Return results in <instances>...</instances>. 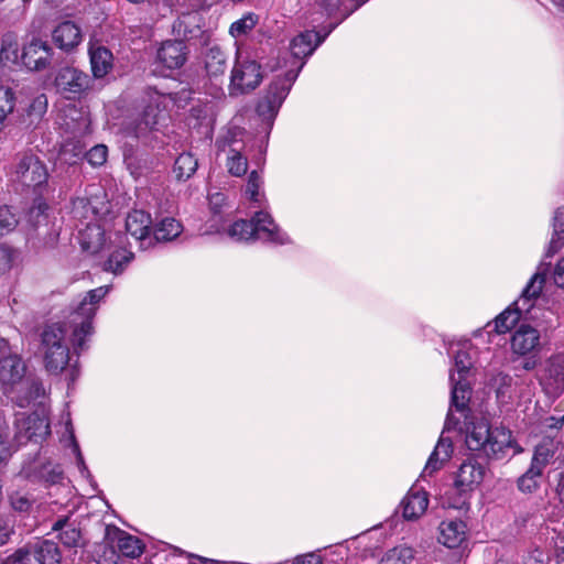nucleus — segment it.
Wrapping results in <instances>:
<instances>
[{
    "label": "nucleus",
    "instance_id": "obj_3",
    "mask_svg": "<svg viewBox=\"0 0 564 564\" xmlns=\"http://www.w3.org/2000/svg\"><path fill=\"white\" fill-rule=\"evenodd\" d=\"M109 286H100L87 293L86 297L79 303L77 308L70 315V325L73 327L72 343L76 351L84 350L85 337L94 332L93 318L97 311V305L106 296Z\"/></svg>",
    "mask_w": 564,
    "mask_h": 564
},
{
    "label": "nucleus",
    "instance_id": "obj_41",
    "mask_svg": "<svg viewBox=\"0 0 564 564\" xmlns=\"http://www.w3.org/2000/svg\"><path fill=\"white\" fill-rule=\"evenodd\" d=\"M522 313L523 312L517 310L516 306L514 310L507 308L506 311H503L495 319L496 332L498 334H505L509 332L512 327L516 326Z\"/></svg>",
    "mask_w": 564,
    "mask_h": 564
},
{
    "label": "nucleus",
    "instance_id": "obj_15",
    "mask_svg": "<svg viewBox=\"0 0 564 564\" xmlns=\"http://www.w3.org/2000/svg\"><path fill=\"white\" fill-rule=\"evenodd\" d=\"M511 350L513 355H540L541 343L539 330L527 324L520 325L511 337Z\"/></svg>",
    "mask_w": 564,
    "mask_h": 564
},
{
    "label": "nucleus",
    "instance_id": "obj_5",
    "mask_svg": "<svg viewBox=\"0 0 564 564\" xmlns=\"http://www.w3.org/2000/svg\"><path fill=\"white\" fill-rule=\"evenodd\" d=\"M14 181L32 187L42 194L47 187L48 171L46 164L35 154L25 152L17 156Z\"/></svg>",
    "mask_w": 564,
    "mask_h": 564
},
{
    "label": "nucleus",
    "instance_id": "obj_34",
    "mask_svg": "<svg viewBox=\"0 0 564 564\" xmlns=\"http://www.w3.org/2000/svg\"><path fill=\"white\" fill-rule=\"evenodd\" d=\"M197 167V159L189 152H183L176 158L173 171L178 181H186L196 172Z\"/></svg>",
    "mask_w": 564,
    "mask_h": 564
},
{
    "label": "nucleus",
    "instance_id": "obj_47",
    "mask_svg": "<svg viewBox=\"0 0 564 564\" xmlns=\"http://www.w3.org/2000/svg\"><path fill=\"white\" fill-rule=\"evenodd\" d=\"M10 507L20 513H29L34 500L26 494L13 491L8 496Z\"/></svg>",
    "mask_w": 564,
    "mask_h": 564
},
{
    "label": "nucleus",
    "instance_id": "obj_11",
    "mask_svg": "<svg viewBox=\"0 0 564 564\" xmlns=\"http://www.w3.org/2000/svg\"><path fill=\"white\" fill-rule=\"evenodd\" d=\"M173 34L176 40L194 41L200 40L206 44L208 34L202 29V15L197 12H186L181 14L173 23Z\"/></svg>",
    "mask_w": 564,
    "mask_h": 564
},
{
    "label": "nucleus",
    "instance_id": "obj_54",
    "mask_svg": "<svg viewBox=\"0 0 564 564\" xmlns=\"http://www.w3.org/2000/svg\"><path fill=\"white\" fill-rule=\"evenodd\" d=\"M59 541L68 547L77 546L80 540V531L69 524L58 534Z\"/></svg>",
    "mask_w": 564,
    "mask_h": 564
},
{
    "label": "nucleus",
    "instance_id": "obj_18",
    "mask_svg": "<svg viewBox=\"0 0 564 564\" xmlns=\"http://www.w3.org/2000/svg\"><path fill=\"white\" fill-rule=\"evenodd\" d=\"M188 48L178 40L164 41L156 52L158 61L169 69H177L187 61Z\"/></svg>",
    "mask_w": 564,
    "mask_h": 564
},
{
    "label": "nucleus",
    "instance_id": "obj_13",
    "mask_svg": "<svg viewBox=\"0 0 564 564\" xmlns=\"http://www.w3.org/2000/svg\"><path fill=\"white\" fill-rule=\"evenodd\" d=\"M151 217L143 210H133L128 214L126 219L127 232L139 243L142 250L152 246L150 236Z\"/></svg>",
    "mask_w": 564,
    "mask_h": 564
},
{
    "label": "nucleus",
    "instance_id": "obj_42",
    "mask_svg": "<svg viewBox=\"0 0 564 564\" xmlns=\"http://www.w3.org/2000/svg\"><path fill=\"white\" fill-rule=\"evenodd\" d=\"M258 21L257 14L247 13L230 25L229 33L236 39L245 36L258 24Z\"/></svg>",
    "mask_w": 564,
    "mask_h": 564
},
{
    "label": "nucleus",
    "instance_id": "obj_35",
    "mask_svg": "<svg viewBox=\"0 0 564 564\" xmlns=\"http://www.w3.org/2000/svg\"><path fill=\"white\" fill-rule=\"evenodd\" d=\"M555 455L552 442H542L534 447L530 467L544 471Z\"/></svg>",
    "mask_w": 564,
    "mask_h": 564
},
{
    "label": "nucleus",
    "instance_id": "obj_7",
    "mask_svg": "<svg viewBox=\"0 0 564 564\" xmlns=\"http://www.w3.org/2000/svg\"><path fill=\"white\" fill-rule=\"evenodd\" d=\"M296 75L288 73L284 77H276L268 87L264 96L257 105V113L268 122L275 118L282 102L286 98Z\"/></svg>",
    "mask_w": 564,
    "mask_h": 564
},
{
    "label": "nucleus",
    "instance_id": "obj_59",
    "mask_svg": "<svg viewBox=\"0 0 564 564\" xmlns=\"http://www.w3.org/2000/svg\"><path fill=\"white\" fill-rule=\"evenodd\" d=\"M12 250L4 245H0V273L9 271L12 267Z\"/></svg>",
    "mask_w": 564,
    "mask_h": 564
},
{
    "label": "nucleus",
    "instance_id": "obj_30",
    "mask_svg": "<svg viewBox=\"0 0 564 564\" xmlns=\"http://www.w3.org/2000/svg\"><path fill=\"white\" fill-rule=\"evenodd\" d=\"M205 69L209 77L223 75L227 68V58L218 45L209 46L204 53Z\"/></svg>",
    "mask_w": 564,
    "mask_h": 564
},
{
    "label": "nucleus",
    "instance_id": "obj_52",
    "mask_svg": "<svg viewBox=\"0 0 564 564\" xmlns=\"http://www.w3.org/2000/svg\"><path fill=\"white\" fill-rule=\"evenodd\" d=\"M11 456L9 443V425L6 420L0 416V464Z\"/></svg>",
    "mask_w": 564,
    "mask_h": 564
},
{
    "label": "nucleus",
    "instance_id": "obj_16",
    "mask_svg": "<svg viewBox=\"0 0 564 564\" xmlns=\"http://www.w3.org/2000/svg\"><path fill=\"white\" fill-rule=\"evenodd\" d=\"M163 118V110L156 100L150 101L143 109L140 119L128 126L124 130L127 137L139 139L148 131L154 129Z\"/></svg>",
    "mask_w": 564,
    "mask_h": 564
},
{
    "label": "nucleus",
    "instance_id": "obj_33",
    "mask_svg": "<svg viewBox=\"0 0 564 564\" xmlns=\"http://www.w3.org/2000/svg\"><path fill=\"white\" fill-rule=\"evenodd\" d=\"M183 226L174 218L166 217L162 219L155 227L152 241L158 242L172 241L181 235Z\"/></svg>",
    "mask_w": 564,
    "mask_h": 564
},
{
    "label": "nucleus",
    "instance_id": "obj_25",
    "mask_svg": "<svg viewBox=\"0 0 564 564\" xmlns=\"http://www.w3.org/2000/svg\"><path fill=\"white\" fill-rule=\"evenodd\" d=\"M322 41L323 37L313 30L302 32L292 40L291 52L295 57H306L315 51Z\"/></svg>",
    "mask_w": 564,
    "mask_h": 564
},
{
    "label": "nucleus",
    "instance_id": "obj_1",
    "mask_svg": "<svg viewBox=\"0 0 564 564\" xmlns=\"http://www.w3.org/2000/svg\"><path fill=\"white\" fill-rule=\"evenodd\" d=\"M466 445L469 451L479 452L488 459H502L509 448L514 453L522 452L512 438V434L505 427L490 429L485 422L475 423L466 430Z\"/></svg>",
    "mask_w": 564,
    "mask_h": 564
},
{
    "label": "nucleus",
    "instance_id": "obj_14",
    "mask_svg": "<svg viewBox=\"0 0 564 564\" xmlns=\"http://www.w3.org/2000/svg\"><path fill=\"white\" fill-rule=\"evenodd\" d=\"M53 55L52 48L45 42L33 40L24 46L21 59L29 69L41 70L51 66Z\"/></svg>",
    "mask_w": 564,
    "mask_h": 564
},
{
    "label": "nucleus",
    "instance_id": "obj_8",
    "mask_svg": "<svg viewBox=\"0 0 564 564\" xmlns=\"http://www.w3.org/2000/svg\"><path fill=\"white\" fill-rule=\"evenodd\" d=\"M14 440L22 445L28 442L39 443L50 435V422L44 414L37 412H19L14 419Z\"/></svg>",
    "mask_w": 564,
    "mask_h": 564
},
{
    "label": "nucleus",
    "instance_id": "obj_24",
    "mask_svg": "<svg viewBox=\"0 0 564 564\" xmlns=\"http://www.w3.org/2000/svg\"><path fill=\"white\" fill-rule=\"evenodd\" d=\"M466 540V524L462 520L443 521L438 541L449 549L458 547Z\"/></svg>",
    "mask_w": 564,
    "mask_h": 564
},
{
    "label": "nucleus",
    "instance_id": "obj_48",
    "mask_svg": "<svg viewBox=\"0 0 564 564\" xmlns=\"http://www.w3.org/2000/svg\"><path fill=\"white\" fill-rule=\"evenodd\" d=\"M15 533V517L9 512H0V546L7 544Z\"/></svg>",
    "mask_w": 564,
    "mask_h": 564
},
{
    "label": "nucleus",
    "instance_id": "obj_27",
    "mask_svg": "<svg viewBox=\"0 0 564 564\" xmlns=\"http://www.w3.org/2000/svg\"><path fill=\"white\" fill-rule=\"evenodd\" d=\"M93 78L105 77L112 68V53L105 46L89 50Z\"/></svg>",
    "mask_w": 564,
    "mask_h": 564
},
{
    "label": "nucleus",
    "instance_id": "obj_32",
    "mask_svg": "<svg viewBox=\"0 0 564 564\" xmlns=\"http://www.w3.org/2000/svg\"><path fill=\"white\" fill-rule=\"evenodd\" d=\"M80 246L84 251L96 254L104 249L105 234L99 226H88L80 232Z\"/></svg>",
    "mask_w": 564,
    "mask_h": 564
},
{
    "label": "nucleus",
    "instance_id": "obj_37",
    "mask_svg": "<svg viewBox=\"0 0 564 564\" xmlns=\"http://www.w3.org/2000/svg\"><path fill=\"white\" fill-rule=\"evenodd\" d=\"M512 370L516 377H521L522 372L534 370L540 364L541 358L538 354L513 355L511 356Z\"/></svg>",
    "mask_w": 564,
    "mask_h": 564
},
{
    "label": "nucleus",
    "instance_id": "obj_55",
    "mask_svg": "<svg viewBox=\"0 0 564 564\" xmlns=\"http://www.w3.org/2000/svg\"><path fill=\"white\" fill-rule=\"evenodd\" d=\"M132 258V253L124 256L121 251L113 252L106 262V270L115 273L122 271V262L128 263Z\"/></svg>",
    "mask_w": 564,
    "mask_h": 564
},
{
    "label": "nucleus",
    "instance_id": "obj_58",
    "mask_svg": "<svg viewBox=\"0 0 564 564\" xmlns=\"http://www.w3.org/2000/svg\"><path fill=\"white\" fill-rule=\"evenodd\" d=\"M2 564H32V557H30L28 550L19 549L8 556Z\"/></svg>",
    "mask_w": 564,
    "mask_h": 564
},
{
    "label": "nucleus",
    "instance_id": "obj_21",
    "mask_svg": "<svg viewBox=\"0 0 564 564\" xmlns=\"http://www.w3.org/2000/svg\"><path fill=\"white\" fill-rule=\"evenodd\" d=\"M545 271H538L534 273L525 288L523 289L519 299L513 303L517 310L524 313H529L533 307L534 302L540 297L544 283H545Z\"/></svg>",
    "mask_w": 564,
    "mask_h": 564
},
{
    "label": "nucleus",
    "instance_id": "obj_49",
    "mask_svg": "<svg viewBox=\"0 0 564 564\" xmlns=\"http://www.w3.org/2000/svg\"><path fill=\"white\" fill-rule=\"evenodd\" d=\"M14 96L11 89L3 86L0 87V131L4 127L7 116L13 111Z\"/></svg>",
    "mask_w": 564,
    "mask_h": 564
},
{
    "label": "nucleus",
    "instance_id": "obj_12",
    "mask_svg": "<svg viewBox=\"0 0 564 564\" xmlns=\"http://www.w3.org/2000/svg\"><path fill=\"white\" fill-rule=\"evenodd\" d=\"M106 541L126 557H139L144 550V545L140 539L133 536L117 527H106Z\"/></svg>",
    "mask_w": 564,
    "mask_h": 564
},
{
    "label": "nucleus",
    "instance_id": "obj_60",
    "mask_svg": "<svg viewBox=\"0 0 564 564\" xmlns=\"http://www.w3.org/2000/svg\"><path fill=\"white\" fill-rule=\"evenodd\" d=\"M453 430H458L459 432H463V431L466 432V426L464 423L463 424L460 423L459 419L454 416V414L452 413V409H449V412L447 413V416L445 420L443 434L445 432H449Z\"/></svg>",
    "mask_w": 564,
    "mask_h": 564
},
{
    "label": "nucleus",
    "instance_id": "obj_45",
    "mask_svg": "<svg viewBox=\"0 0 564 564\" xmlns=\"http://www.w3.org/2000/svg\"><path fill=\"white\" fill-rule=\"evenodd\" d=\"M247 159L241 155L237 148H230L227 167L231 175L241 176L247 172Z\"/></svg>",
    "mask_w": 564,
    "mask_h": 564
},
{
    "label": "nucleus",
    "instance_id": "obj_38",
    "mask_svg": "<svg viewBox=\"0 0 564 564\" xmlns=\"http://www.w3.org/2000/svg\"><path fill=\"white\" fill-rule=\"evenodd\" d=\"M543 473L529 466L527 471L517 480L518 489L523 494H533L540 486Z\"/></svg>",
    "mask_w": 564,
    "mask_h": 564
},
{
    "label": "nucleus",
    "instance_id": "obj_63",
    "mask_svg": "<svg viewBox=\"0 0 564 564\" xmlns=\"http://www.w3.org/2000/svg\"><path fill=\"white\" fill-rule=\"evenodd\" d=\"M293 564H322L321 557L314 553L297 556Z\"/></svg>",
    "mask_w": 564,
    "mask_h": 564
},
{
    "label": "nucleus",
    "instance_id": "obj_29",
    "mask_svg": "<svg viewBox=\"0 0 564 564\" xmlns=\"http://www.w3.org/2000/svg\"><path fill=\"white\" fill-rule=\"evenodd\" d=\"M15 392L19 394L17 397H12V399L15 400L19 406L24 408L31 401L44 395L45 390L39 379L24 377L23 383H21Z\"/></svg>",
    "mask_w": 564,
    "mask_h": 564
},
{
    "label": "nucleus",
    "instance_id": "obj_44",
    "mask_svg": "<svg viewBox=\"0 0 564 564\" xmlns=\"http://www.w3.org/2000/svg\"><path fill=\"white\" fill-rule=\"evenodd\" d=\"M228 236L236 241L253 239V225L250 220L240 219L234 223L227 231Z\"/></svg>",
    "mask_w": 564,
    "mask_h": 564
},
{
    "label": "nucleus",
    "instance_id": "obj_40",
    "mask_svg": "<svg viewBox=\"0 0 564 564\" xmlns=\"http://www.w3.org/2000/svg\"><path fill=\"white\" fill-rule=\"evenodd\" d=\"M316 3L325 9L329 15L338 13L343 18L349 15L359 7V3H350L345 0H316Z\"/></svg>",
    "mask_w": 564,
    "mask_h": 564
},
{
    "label": "nucleus",
    "instance_id": "obj_51",
    "mask_svg": "<svg viewBox=\"0 0 564 564\" xmlns=\"http://www.w3.org/2000/svg\"><path fill=\"white\" fill-rule=\"evenodd\" d=\"M454 366L458 375L456 380H466L465 377L471 367L469 354L464 350H458L454 357Z\"/></svg>",
    "mask_w": 564,
    "mask_h": 564
},
{
    "label": "nucleus",
    "instance_id": "obj_43",
    "mask_svg": "<svg viewBox=\"0 0 564 564\" xmlns=\"http://www.w3.org/2000/svg\"><path fill=\"white\" fill-rule=\"evenodd\" d=\"M1 59L8 62H17L19 57V42L18 36L13 33H7L1 39L0 48Z\"/></svg>",
    "mask_w": 564,
    "mask_h": 564
},
{
    "label": "nucleus",
    "instance_id": "obj_50",
    "mask_svg": "<svg viewBox=\"0 0 564 564\" xmlns=\"http://www.w3.org/2000/svg\"><path fill=\"white\" fill-rule=\"evenodd\" d=\"M547 373L556 383H564V355L558 354L550 358Z\"/></svg>",
    "mask_w": 564,
    "mask_h": 564
},
{
    "label": "nucleus",
    "instance_id": "obj_6",
    "mask_svg": "<svg viewBox=\"0 0 564 564\" xmlns=\"http://www.w3.org/2000/svg\"><path fill=\"white\" fill-rule=\"evenodd\" d=\"M261 65L248 57L238 56L231 69L229 94L239 96L254 90L262 82Z\"/></svg>",
    "mask_w": 564,
    "mask_h": 564
},
{
    "label": "nucleus",
    "instance_id": "obj_56",
    "mask_svg": "<svg viewBox=\"0 0 564 564\" xmlns=\"http://www.w3.org/2000/svg\"><path fill=\"white\" fill-rule=\"evenodd\" d=\"M47 109V98L44 94L35 97L29 106L28 112L30 116L41 118Z\"/></svg>",
    "mask_w": 564,
    "mask_h": 564
},
{
    "label": "nucleus",
    "instance_id": "obj_10",
    "mask_svg": "<svg viewBox=\"0 0 564 564\" xmlns=\"http://www.w3.org/2000/svg\"><path fill=\"white\" fill-rule=\"evenodd\" d=\"M26 373V366L17 354H9L0 358V384L3 393H14L23 383Z\"/></svg>",
    "mask_w": 564,
    "mask_h": 564
},
{
    "label": "nucleus",
    "instance_id": "obj_39",
    "mask_svg": "<svg viewBox=\"0 0 564 564\" xmlns=\"http://www.w3.org/2000/svg\"><path fill=\"white\" fill-rule=\"evenodd\" d=\"M414 558V550L406 545H398L389 550L381 564H410Z\"/></svg>",
    "mask_w": 564,
    "mask_h": 564
},
{
    "label": "nucleus",
    "instance_id": "obj_19",
    "mask_svg": "<svg viewBox=\"0 0 564 564\" xmlns=\"http://www.w3.org/2000/svg\"><path fill=\"white\" fill-rule=\"evenodd\" d=\"M250 221L253 225L254 237L263 235L269 241L280 245L289 241L288 236L280 231L270 214L257 212Z\"/></svg>",
    "mask_w": 564,
    "mask_h": 564
},
{
    "label": "nucleus",
    "instance_id": "obj_17",
    "mask_svg": "<svg viewBox=\"0 0 564 564\" xmlns=\"http://www.w3.org/2000/svg\"><path fill=\"white\" fill-rule=\"evenodd\" d=\"M449 379L453 386L451 395V409H455L464 416V424L466 429L470 427L473 424H475L471 421V411L468 406L471 395V388L466 380H456L454 373H451Z\"/></svg>",
    "mask_w": 564,
    "mask_h": 564
},
{
    "label": "nucleus",
    "instance_id": "obj_2",
    "mask_svg": "<svg viewBox=\"0 0 564 564\" xmlns=\"http://www.w3.org/2000/svg\"><path fill=\"white\" fill-rule=\"evenodd\" d=\"M64 324L46 325L41 333V350L45 369L52 375L61 373L69 361V349L65 343Z\"/></svg>",
    "mask_w": 564,
    "mask_h": 564
},
{
    "label": "nucleus",
    "instance_id": "obj_64",
    "mask_svg": "<svg viewBox=\"0 0 564 564\" xmlns=\"http://www.w3.org/2000/svg\"><path fill=\"white\" fill-rule=\"evenodd\" d=\"M555 547L557 552L564 555V529L556 536Z\"/></svg>",
    "mask_w": 564,
    "mask_h": 564
},
{
    "label": "nucleus",
    "instance_id": "obj_61",
    "mask_svg": "<svg viewBox=\"0 0 564 564\" xmlns=\"http://www.w3.org/2000/svg\"><path fill=\"white\" fill-rule=\"evenodd\" d=\"M564 424V414L560 416H547L542 421V427L545 432L560 430Z\"/></svg>",
    "mask_w": 564,
    "mask_h": 564
},
{
    "label": "nucleus",
    "instance_id": "obj_4",
    "mask_svg": "<svg viewBox=\"0 0 564 564\" xmlns=\"http://www.w3.org/2000/svg\"><path fill=\"white\" fill-rule=\"evenodd\" d=\"M94 84L95 79L91 76L74 66L59 68L53 82L56 93L67 100L86 97L93 90Z\"/></svg>",
    "mask_w": 564,
    "mask_h": 564
},
{
    "label": "nucleus",
    "instance_id": "obj_20",
    "mask_svg": "<svg viewBox=\"0 0 564 564\" xmlns=\"http://www.w3.org/2000/svg\"><path fill=\"white\" fill-rule=\"evenodd\" d=\"M52 39L62 51L70 52L79 45L83 35L77 24L73 21H64L54 29Z\"/></svg>",
    "mask_w": 564,
    "mask_h": 564
},
{
    "label": "nucleus",
    "instance_id": "obj_57",
    "mask_svg": "<svg viewBox=\"0 0 564 564\" xmlns=\"http://www.w3.org/2000/svg\"><path fill=\"white\" fill-rule=\"evenodd\" d=\"M259 187H260V176L257 171H252L248 177L246 193L249 195V198L253 202H258Z\"/></svg>",
    "mask_w": 564,
    "mask_h": 564
},
{
    "label": "nucleus",
    "instance_id": "obj_23",
    "mask_svg": "<svg viewBox=\"0 0 564 564\" xmlns=\"http://www.w3.org/2000/svg\"><path fill=\"white\" fill-rule=\"evenodd\" d=\"M33 555L39 564H61L62 552L56 542L52 540H37L36 542L23 547Z\"/></svg>",
    "mask_w": 564,
    "mask_h": 564
},
{
    "label": "nucleus",
    "instance_id": "obj_62",
    "mask_svg": "<svg viewBox=\"0 0 564 564\" xmlns=\"http://www.w3.org/2000/svg\"><path fill=\"white\" fill-rule=\"evenodd\" d=\"M553 279L557 286L564 289V258L555 265Z\"/></svg>",
    "mask_w": 564,
    "mask_h": 564
},
{
    "label": "nucleus",
    "instance_id": "obj_53",
    "mask_svg": "<svg viewBox=\"0 0 564 564\" xmlns=\"http://www.w3.org/2000/svg\"><path fill=\"white\" fill-rule=\"evenodd\" d=\"M108 149L104 144L93 147L87 153L86 159L93 166L102 165L107 160Z\"/></svg>",
    "mask_w": 564,
    "mask_h": 564
},
{
    "label": "nucleus",
    "instance_id": "obj_26",
    "mask_svg": "<svg viewBox=\"0 0 564 564\" xmlns=\"http://www.w3.org/2000/svg\"><path fill=\"white\" fill-rule=\"evenodd\" d=\"M48 205L47 203L42 198L37 197L34 199L33 205L28 212L26 221L30 228L40 235L41 229H45L44 234L48 231Z\"/></svg>",
    "mask_w": 564,
    "mask_h": 564
},
{
    "label": "nucleus",
    "instance_id": "obj_46",
    "mask_svg": "<svg viewBox=\"0 0 564 564\" xmlns=\"http://www.w3.org/2000/svg\"><path fill=\"white\" fill-rule=\"evenodd\" d=\"M19 224L18 216L7 205L0 206V237L13 231Z\"/></svg>",
    "mask_w": 564,
    "mask_h": 564
},
{
    "label": "nucleus",
    "instance_id": "obj_9",
    "mask_svg": "<svg viewBox=\"0 0 564 564\" xmlns=\"http://www.w3.org/2000/svg\"><path fill=\"white\" fill-rule=\"evenodd\" d=\"M20 476L32 482L59 484L64 478L61 465L39 454L23 464Z\"/></svg>",
    "mask_w": 564,
    "mask_h": 564
},
{
    "label": "nucleus",
    "instance_id": "obj_36",
    "mask_svg": "<svg viewBox=\"0 0 564 564\" xmlns=\"http://www.w3.org/2000/svg\"><path fill=\"white\" fill-rule=\"evenodd\" d=\"M564 243V206L554 213L553 236L549 246V254L556 253Z\"/></svg>",
    "mask_w": 564,
    "mask_h": 564
},
{
    "label": "nucleus",
    "instance_id": "obj_31",
    "mask_svg": "<svg viewBox=\"0 0 564 564\" xmlns=\"http://www.w3.org/2000/svg\"><path fill=\"white\" fill-rule=\"evenodd\" d=\"M429 506L427 495L425 492H411L402 500L403 517L406 520L420 518Z\"/></svg>",
    "mask_w": 564,
    "mask_h": 564
},
{
    "label": "nucleus",
    "instance_id": "obj_22",
    "mask_svg": "<svg viewBox=\"0 0 564 564\" xmlns=\"http://www.w3.org/2000/svg\"><path fill=\"white\" fill-rule=\"evenodd\" d=\"M484 476L485 466L475 458H468L460 465L455 485L462 490L471 489L482 481Z\"/></svg>",
    "mask_w": 564,
    "mask_h": 564
},
{
    "label": "nucleus",
    "instance_id": "obj_28",
    "mask_svg": "<svg viewBox=\"0 0 564 564\" xmlns=\"http://www.w3.org/2000/svg\"><path fill=\"white\" fill-rule=\"evenodd\" d=\"M452 453H453L452 440L448 437H445L442 434L433 453L431 454V456L426 463L425 473L433 474L434 471L441 469L443 464L451 458Z\"/></svg>",
    "mask_w": 564,
    "mask_h": 564
}]
</instances>
